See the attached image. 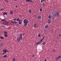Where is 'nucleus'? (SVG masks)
I'll use <instances>...</instances> for the list:
<instances>
[{"label":"nucleus","instance_id":"obj_1","mask_svg":"<svg viewBox=\"0 0 61 61\" xmlns=\"http://www.w3.org/2000/svg\"><path fill=\"white\" fill-rule=\"evenodd\" d=\"M52 15L54 17H57L59 15V13L56 11H53L52 13Z\"/></svg>","mask_w":61,"mask_h":61},{"label":"nucleus","instance_id":"obj_2","mask_svg":"<svg viewBox=\"0 0 61 61\" xmlns=\"http://www.w3.org/2000/svg\"><path fill=\"white\" fill-rule=\"evenodd\" d=\"M28 23V20L25 19L23 20V24H24V26L25 27L27 25V24Z\"/></svg>","mask_w":61,"mask_h":61},{"label":"nucleus","instance_id":"obj_3","mask_svg":"<svg viewBox=\"0 0 61 61\" xmlns=\"http://www.w3.org/2000/svg\"><path fill=\"white\" fill-rule=\"evenodd\" d=\"M3 25H8V23L7 22V21H5L3 23Z\"/></svg>","mask_w":61,"mask_h":61},{"label":"nucleus","instance_id":"obj_4","mask_svg":"<svg viewBox=\"0 0 61 61\" xmlns=\"http://www.w3.org/2000/svg\"><path fill=\"white\" fill-rule=\"evenodd\" d=\"M26 2H31V3H34V2H33V1H32V0H26Z\"/></svg>","mask_w":61,"mask_h":61},{"label":"nucleus","instance_id":"obj_5","mask_svg":"<svg viewBox=\"0 0 61 61\" xmlns=\"http://www.w3.org/2000/svg\"><path fill=\"white\" fill-rule=\"evenodd\" d=\"M23 36V35L22 34H20V38L21 39V40H22V39H23V38H22V37Z\"/></svg>","mask_w":61,"mask_h":61},{"label":"nucleus","instance_id":"obj_6","mask_svg":"<svg viewBox=\"0 0 61 61\" xmlns=\"http://www.w3.org/2000/svg\"><path fill=\"white\" fill-rule=\"evenodd\" d=\"M7 52H9V51L8 50H3V53H6Z\"/></svg>","mask_w":61,"mask_h":61},{"label":"nucleus","instance_id":"obj_7","mask_svg":"<svg viewBox=\"0 0 61 61\" xmlns=\"http://www.w3.org/2000/svg\"><path fill=\"white\" fill-rule=\"evenodd\" d=\"M18 23L19 24H21L22 23V20H20Z\"/></svg>","mask_w":61,"mask_h":61},{"label":"nucleus","instance_id":"obj_8","mask_svg":"<svg viewBox=\"0 0 61 61\" xmlns=\"http://www.w3.org/2000/svg\"><path fill=\"white\" fill-rule=\"evenodd\" d=\"M34 26L35 28H36L37 27V25L36 24H35L34 25Z\"/></svg>","mask_w":61,"mask_h":61},{"label":"nucleus","instance_id":"obj_9","mask_svg":"<svg viewBox=\"0 0 61 61\" xmlns=\"http://www.w3.org/2000/svg\"><path fill=\"white\" fill-rule=\"evenodd\" d=\"M48 27H49V26L48 25H46L45 26V28H48Z\"/></svg>","mask_w":61,"mask_h":61},{"label":"nucleus","instance_id":"obj_10","mask_svg":"<svg viewBox=\"0 0 61 61\" xmlns=\"http://www.w3.org/2000/svg\"><path fill=\"white\" fill-rule=\"evenodd\" d=\"M20 19L19 18H18L17 19H16V21H19V22L20 21Z\"/></svg>","mask_w":61,"mask_h":61},{"label":"nucleus","instance_id":"obj_11","mask_svg":"<svg viewBox=\"0 0 61 61\" xmlns=\"http://www.w3.org/2000/svg\"><path fill=\"white\" fill-rule=\"evenodd\" d=\"M17 41L18 42H20V38H18L17 39Z\"/></svg>","mask_w":61,"mask_h":61},{"label":"nucleus","instance_id":"obj_12","mask_svg":"<svg viewBox=\"0 0 61 61\" xmlns=\"http://www.w3.org/2000/svg\"><path fill=\"white\" fill-rule=\"evenodd\" d=\"M38 19H40L41 18V16H38Z\"/></svg>","mask_w":61,"mask_h":61},{"label":"nucleus","instance_id":"obj_13","mask_svg":"<svg viewBox=\"0 0 61 61\" xmlns=\"http://www.w3.org/2000/svg\"><path fill=\"white\" fill-rule=\"evenodd\" d=\"M57 57L59 59H60V58H61V56L60 55H59Z\"/></svg>","mask_w":61,"mask_h":61},{"label":"nucleus","instance_id":"obj_14","mask_svg":"<svg viewBox=\"0 0 61 61\" xmlns=\"http://www.w3.org/2000/svg\"><path fill=\"white\" fill-rule=\"evenodd\" d=\"M12 61H15V58H14L12 60Z\"/></svg>","mask_w":61,"mask_h":61},{"label":"nucleus","instance_id":"obj_15","mask_svg":"<svg viewBox=\"0 0 61 61\" xmlns=\"http://www.w3.org/2000/svg\"><path fill=\"white\" fill-rule=\"evenodd\" d=\"M3 15H7V13L6 12H4L3 13Z\"/></svg>","mask_w":61,"mask_h":61},{"label":"nucleus","instance_id":"obj_16","mask_svg":"<svg viewBox=\"0 0 61 61\" xmlns=\"http://www.w3.org/2000/svg\"><path fill=\"white\" fill-rule=\"evenodd\" d=\"M40 43V42H37L36 43H35V45H37V44H39Z\"/></svg>","mask_w":61,"mask_h":61},{"label":"nucleus","instance_id":"obj_17","mask_svg":"<svg viewBox=\"0 0 61 61\" xmlns=\"http://www.w3.org/2000/svg\"><path fill=\"white\" fill-rule=\"evenodd\" d=\"M48 23H51V20L50 19H48Z\"/></svg>","mask_w":61,"mask_h":61},{"label":"nucleus","instance_id":"obj_18","mask_svg":"<svg viewBox=\"0 0 61 61\" xmlns=\"http://www.w3.org/2000/svg\"><path fill=\"white\" fill-rule=\"evenodd\" d=\"M10 14H11V15L12 14H13V11H10Z\"/></svg>","mask_w":61,"mask_h":61},{"label":"nucleus","instance_id":"obj_19","mask_svg":"<svg viewBox=\"0 0 61 61\" xmlns=\"http://www.w3.org/2000/svg\"><path fill=\"white\" fill-rule=\"evenodd\" d=\"M29 13H31L32 12V11H31V10H29Z\"/></svg>","mask_w":61,"mask_h":61},{"label":"nucleus","instance_id":"obj_20","mask_svg":"<svg viewBox=\"0 0 61 61\" xmlns=\"http://www.w3.org/2000/svg\"><path fill=\"white\" fill-rule=\"evenodd\" d=\"M4 33L5 34H7V31H4Z\"/></svg>","mask_w":61,"mask_h":61},{"label":"nucleus","instance_id":"obj_21","mask_svg":"<svg viewBox=\"0 0 61 61\" xmlns=\"http://www.w3.org/2000/svg\"><path fill=\"white\" fill-rule=\"evenodd\" d=\"M0 38L1 39H4V37L2 36H0Z\"/></svg>","mask_w":61,"mask_h":61},{"label":"nucleus","instance_id":"obj_22","mask_svg":"<svg viewBox=\"0 0 61 61\" xmlns=\"http://www.w3.org/2000/svg\"><path fill=\"white\" fill-rule=\"evenodd\" d=\"M6 56H7V55H5L3 56V57H5V58L6 57Z\"/></svg>","mask_w":61,"mask_h":61},{"label":"nucleus","instance_id":"obj_23","mask_svg":"<svg viewBox=\"0 0 61 61\" xmlns=\"http://www.w3.org/2000/svg\"><path fill=\"white\" fill-rule=\"evenodd\" d=\"M38 37H40V34H39L38 35Z\"/></svg>","mask_w":61,"mask_h":61},{"label":"nucleus","instance_id":"obj_24","mask_svg":"<svg viewBox=\"0 0 61 61\" xmlns=\"http://www.w3.org/2000/svg\"><path fill=\"white\" fill-rule=\"evenodd\" d=\"M4 36L5 37H7V34H5Z\"/></svg>","mask_w":61,"mask_h":61},{"label":"nucleus","instance_id":"obj_25","mask_svg":"<svg viewBox=\"0 0 61 61\" xmlns=\"http://www.w3.org/2000/svg\"><path fill=\"white\" fill-rule=\"evenodd\" d=\"M46 44V42H44L42 43V45H45Z\"/></svg>","mask_w":61,"mask_h":61},{"label":"nucleus","instance_id":"obj_26","mask_svg":"<svg viewBox=\"0 0 61 61\" xmlns=\"http://www.w3.org/2000/svg\"><path fill=\"white\" fill-rule=\"evenodd\" d=\"M58 59H59L58 58V57H57L56 58V60L57 61L58 60Z\"/></svg>","mask_w":61,"mask_h":61},{"label":"nucleus","instance_id":"obj_27","mask_svg":"<svg viewBox=\"0 0 61 61\" xmlns=\"http://www.w3.org/2000/svg\"><path fill=\"white\" fill-rule=\"evenodd\" d=\"M48 17L49 18H51V16H50V15H49Z\"/></svg>","mask_w":61,"mask_h":61},{"label":"nucleus","instance_id":"obj_28","mask_svg":"<svg viewBox=\"0 0 61 61\" xmlns=\"http://www.w3.org/2000/svg\"><path fill=\"white\" fill-rule=\"evenodd\" d=\"M43 39H41V40L40 41V43H42V41H43Z\"/></svg>","mask_w":61,"mask_h":61},{"label":"nucleus","instance_id":"obj_29","mask_svg":"<svg viewBox=\"0 0 61 61\" xmlns=\"http://www.w3.org/2000/svg\"><path fill=\"white\" fill-rule=\"evenodd\" d=\"M1 27H5V26L4 25H2L1 26Z\"/></svg>","mask_w":61,"mask_h":61},{"label":"nucleus","instance_id":"obj_30","mask_svg":"<svg viewBox=\"0 0 61 61\" xmlns=\"http://www.w3.org/2000/svg\"><path fill=\"white\" fill-rule=\"evenodd\" d=\"M11 26H9L8 28V29H11Z\"/></svg>","mask_w":61,"mask_h":61},{"label":"nucleus","instance_id":"obj_31","mask_svg":"<svg viewBox=\"0 0 61 61\" xmlns=\"http://www.w3.org/2000/svg\"><path fill=\"white\" fill-rule=\"evenodd\" d=\"M3 10H4L3 9H1L0 10V11H3Z\"/></svg>","mask_w":61,"mask_h":61},{"label":"nucleus","instance_id":"obj_32","mask_svg":"<svg viewBox=\"0 0 61 61\" xmlns=\"http://www.w3.org/2000/svg\"><path fill=\"white\" fill-rule=\"evenodd\" d=\"M39 10L40 11H42V9H39Z\"/></svg>","mask_w":61,"mask_h":61},{"label":"nucleus","instance_id":"obj_33","mask_svg":"<svg viewBox=\"0 0 61 61\" xmlns=\"http://www.w3.org/2000/svg\"><path fill=\"white\" fill-rule=\"evenodd\" d=\"M17 21H15L14 22V24H17Z\"/></svg>","mask_w":61,"mask_h":61},{"label":"nucleus","instance_id":"obj_34","mask_svg":"<svg viewBox=\"0 0 61 61\" xmlns=\"http://www.w3.org/2000/svg\"><path fill=\"white\" fill-rule=\"evenodd\" d=\"M59 36L60 37H61V34H59Z\"/></svg>","mask_w":61,"mask_h":61},{"label":"nucleus","instance_id":"obj_35","mask_svg":"<svg viewBox=\"0 0 61 61\" xmlns=\"http://www.w3.org/2000/svg\"><path fill=\"white\" fill-rule=\"evenodd\" d=\"M52 18L53 19H55V18L54 17H52Z\"/></svg>","mask_w":61,"mask_h":61},{"label":"nucleus","instance_id":"obj_36","mask_svg":"<svg viewBox=\"0 0 61 61\" xmlns=\"http://www.w3.org/2000/svg\"><path fill=\"white\" fill-rule=\"evenodd\" d=\"M45 36H44L43 38L42 39L43 40H44V38H45Z\"/></svg>","mask_w":61,"mask_h":61},{"label":"nucleus","instance_id":"obj_37","mask_svg":"<svg viewBox=\"0 0 61 61\" xmlns=\"http://www.w3.org/2000/svg\"><path fill=\"white\" fill-rule=\"evenodd\" d=\"M16 18L14 19V21H16Z\"/></svg>","mask_w":61,"mask_h":61},{"label":"nucleus","instance_id":"obj_38","mask_svg":"<svg viewBox=\"0 0 61 61\" xmlns=\"http://www.w3.org/2000/svg\"><path fill=\"white\" fill-rule=\"evenodd\" d=\"M11 23H13V24H14V21H11Z\"/></svg>","mask_w":61,"mask_h":61},{"label":"nucleus","instance_id":"obj_39","mask_svg":"<svg viewBox=\"0 0 61 61\" xmlns=\"http://www.w3.org/2000/svg\"><path fill=\"white\" fill-rule=\"evenodd\" d=\"M42 5H45V3H43V4H42Z\"/></svg>","mask_w":61,"mask_h":61},{"label":"nucleus","instance_id":"obj_40","mask_svg":"<svg viewBox=\"0 0 61 61\" xmlns=\"http://www.w3.org/2000/svg\"><path fill=\"white\" fill-rule=\"evenodd\" d=\"M4 20H5V19H4V20H1V21H4Z\"/></svg>","mask_w":61,"mask_h":61},{"label":"nucleus","instance_id":"obj_41","mask_svg":"<svg viewBox=\"0 0 61 61\" xmlns=\"http://www.w3.org/2000/svg\"><path fill=\"white\" fill-rule=\"evenodd\" d=\"M34 56V54H33V55H32V57H33Z\"/></svg>","mask_w":61,"mask_h":61},{"label":"nucleus","instance_id":"obj_42","mask_svg":"<svg viewBox=\"0 0 61 61\" xmlns=\"http://www.w3.org/2000/svg\"><path fill=\"white\" fill-rule=\"evenodd\" d=\"M19 26V25H18V24H17L16 26Z\"/></svg>","mask_w":61,"mask_h":61},{"label":"nucleus","instance_id":"obj_43","mask_svg":"<svg viewBox=\"0 0 61 61\" xmlns=\"http://www.w3.org/2000/svg\"><path fill=\"white\" fill-rule=\"evenodd\" d=\"M5 53H3L2 54L3 55H5Z\"/></svg>","mask_w":61,"mask_h":61},{"label":"nucleus","instance_id":"obj_44","mask_svg":"<svg viewBox=\"0 0 61 61\" xmlns=\"http://www.w3.org/2000/svg\"><path fill=\"white\" fill-rule=\"evenodd\" d=\"M14 1H15V2L16 1H17V0H13Z\"/></svg>","mask_w":61,"mask_h":61},{"label":"nucleus","instance_id":"obj_45","mask_svg":"<svg viewBox=\"0 0 61 61\" xmlns=\"http://www.w3.org/2000/svg\"><path fill=\"white\" fill-rule=\"evenodd\" d=\"M6 2H7V3H8V0H6Z\"/></svg>","mask_w":61,"mask_h":61},{"label":"nucleus","instance_id":"obj_46","mask_svg":"<svg viewBox=\"0 0 61 61\" xmlns=\"http://www.w3.org/2000/svg\"><path fill=\"white\" fill-rule=\"evenodd\" d=\"M41 2H43V0H41Z\"/></svg>","mask_w":61,"mask_h":61},{"label":"nucleus","instance_id":"obj_47","mask_svg":"<svg viewBox=\"0 0 61 61\" xmlns=\"http://www.w3.org/2000/svg\"><path fill=\"white\" fill-rule=\"evenodd\" d=\"M19 16H20V17H22V16H21V15H20Z\"/></svg>","mask_w":61,"mask_h":61},{"label":"nucleus","instance_id":"obj_48","mask_svg":"<svg viewBox=\"0 0 61 61\" xmlns=\"http://www.w3.org/2000/svg\"><path fill=\"white\" fill-rule=\"evenodd\" d=\"M55 50H53V52H55Z\"/></svg>","mask_w":61,"mask_h":61},{"label":"nucleus","instance_id":"obj_49","mask_svg":"<svg viewBox=\"0 0 61 61\" xmlns=\"http://www.w3.org/2000/svg\"><path fill=\"white\" fill-rule=\"evenodd\" d=\"M16 6V7H18L17 6V5H16V6Z\"/></svg>","mask_w":61,"mask_h":61},{"label":"nucleus","instance_id":"obj_50","mask_svg":"<svg viewBox=\"0 0 61 61\" xmlns=\"http://www.w3.org/2000/svg\"><path fill=\"white\" fill-rule=\"evenodd\" d=\"M44 61H47L46 60H44Z\"/></svg>","mask_w":61,"mask_h":61},{"label":"nucleus","instance_id":"obj_51","mask_svg":"<svg viewBox=\"0 0 61 61\" xmlns=\"http://www.w3.org/2000/svg\"><path fill=\"white\" fill-rule=\"evenodd\" d=\"M42 1H46V0H42Z\"/></svg>","mask_w":61,"mask_h":61},{"label":"nucleus","instance_id":"obj_52","mask_svg":"<svg viewBox=\"0 0 61 61\" xmlns=\"http://www.w3.org/2000/svg\"><path fill=\"white\" fill-rule=\"evenodd\" d=\"M23 35H24V34H23Z\"/></svg>","mask_w":61,"mask_h":61},{"label":"nucleus","instance_id":"obj_53","mask_svg":"<svg viewBox=\"0 0 61 61\" xmlns=\"http://www.w3.org/2000/svg\"><path fill=\"white\" fill-rule=\"evenodd\" d=\"M21 0H19V1H20Z\"/></svg>","mask_w":61,"mask_h":61},{"label":"nucleus","instance_id":"obj_54","mask_svg":"<svg viewBox=\"0 0 61 61\" xmlns=\"http://www.w3.org/2000/svg\"><path fill=\"white\" fill-rule=\"evenodd\" d=\"M46 0H45V1H46Z\"/></svg>","mask_w":61,"mask_h":61}]
</instances>
